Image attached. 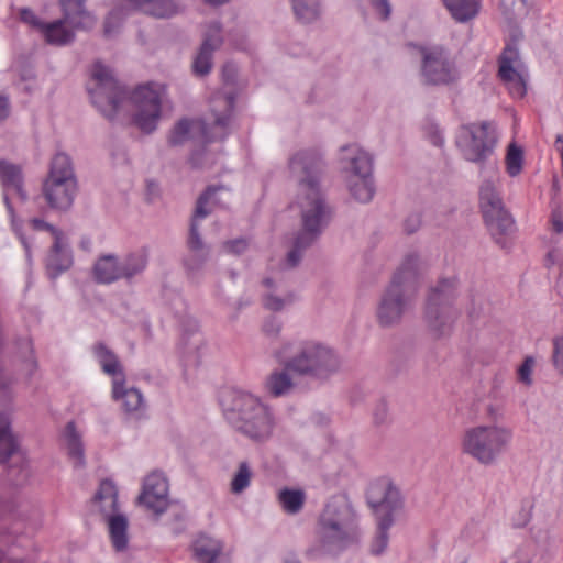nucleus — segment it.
<instances>
[{"instance_id":"1","label":"nucleus","mask_w":563,"mask_h":563,"mask_svg":"<svg viewBox=\"0 0 563 563\" xmlns=\"http://www.w3.org/2000/svg\"><path fill=\"white\" fill-rule=\"evenodd\" d=\"M288 167L297 183V205L300 209V228L285 260V266L294 268L301 262L303 252L321 238L332 220L333 211L321 190L325 162L318 150L297 151L288 158Z\"/></svg>"},{"instance_id":"2","label":"nucleus","mask_w":563,"mask_h":563,"mask_svg":"<svg viewBox=\"0 0 563 563\" xmlns=\"http://www.w3.org/2000/svg\"><path fill=\"white\" fill-rule=\"evenodd\" d=\"M220 404L231 427L255 443L267 442L276 426L273 409L253 394L228 389L221 394Z\"/></svg>"},{"instance_id":"3","label":"nucleus","mask_w":563,"mask_h":563,"mask_svg":"<svg viewBox=\"0 0 563 563\" xmlns=\"http://www.w3.org/2000/svg\"><path fill=\"white\" fill-rule=\"evenodd\" d=\"M275 358L292 374L323 383L336 374L341 357L330 346L314 340L285 342L274 352Z\"/></svg>"},{"instance_id":"4","label":"nucleus","mask_w":563,"mask_h":563,"mask_svg":"<svg viewBox=\"0 0 563 563\" xmlns=\"http://www.w3.org/2000/svg\"><path fill=\"white\" fill-rule=\"evenodd\" d=\"M420 273L418 253L409 252L394 273L378 303L376 317L380 327L388 328L400 322L418 292Z\"/></svg>"},{"instance_id":"5","label":"nucleus","mask_w":563,"mask_h":563,"mask_svg":"<svg viewBox=\"0 0 563 563\" xmlns=\"http://www.w3.org/2000/svg\"><path fill=\"white\" fill-rule=\"evenodd\" d=\"M319 542L323 551L338 554L358 539L355 510L345 495H334L318 519Z\"/></svg>"},{"instance_id":"6","label":"nucleus","mask_w":563,"mask_h":563,"mask_svg":"<svg viewBox=\"0 0 563 563\" xmlns=\"http://www.w3.org/2000/svg\"><path fill=\"white\" fill-rule=\"evenodd\" d=\"M224 186H209L198 198L196 209L190 222L187 246L189 254L184 258L186 276L191 284H201L205 275V265L209 260V249L205 245L199 232L198 222L208 217L212 207L219 203L217 194L224 190Z\"/></svg>"},{"instance_id":"7","label":"nucleus","mask_w":563,"mask_h":563,"mask_svg":"<svg viewBox=\"0 0 563 563\" xmlns=\"http://www.w3.org/2000/svg\"><path fill=\"white\" fill-rule=\"evenodd\" d=\"M511 428L501 424H479L467 429L462 439V451L479 464L490 466L510 448Z\"/></svg>"},{"instance_id":"8","label":"nucleus","mask_w":563,"mask_h":563,"mask_svg":"<svg viewBox=\"0 0 563 563\" xmlns=\"http://www.w3.org/2000/svg\"><path fill=\"white\" fill-rule=\"evenodd\" d=\"M487 178H484L479 187V207L486 227L493 239L501 246L506 244V236L515 227L514 219L505 209L500 194L496 189L495 181L498 180L497 164H489Z\"/></svg>"},{"instance_id":"9","label":"nucleus","mask_w":563,"mask_h":563,"mask_svg":"<svg viewBox=\"0 0 563 563\" xmlns=\"http://www.w3.org/2000/svg\"><path fill=\"white\" fill-rule=\"evenodd\" d=\"M42 192L52 209L66 211L73 206L77 194V178L73 161L65 152H57L52 158Z\"/></svg>"},{"instance_id":"10","label":"nucleus","mask_w":563,"mask_h":563,"mask_svg":"<svg viewBox=\"0 0 563 563\" xmlns=\"http://www.w3.org/2000/svg\"><path fill=\"white\" fill-rule=\"evenodd\" d=\"M456 284L455 277L442 278L430 289L424 318L430 331L437 338L449 335L457 318L459 312L453 307Z\"/></svg>"},{"instance_id":"11","label":"nucleus","mask_w":563,"mask_h":563,"mask_svg":"<svg viewBox=\"0 0 563 563\" xmlns=\"http://www.w3.org/2000/svg\"><path fill=\"white\" fill-rule=\"evenodd\" d=\"M497 143L495 125L490 121L473 122L462 125L456 136V145L464 159L478 164L481 174L487 170L489 157Z\"/></svg>"},{"instance_id":"12","label":"nucleus","mask_w":563,"mask_h":563,"mask_svg":"<svg viewBox=\"0 0 563 563\" xmlns=\"http://www.w3.org/2000/svg\"><path fill=\"white\" fill-rule=\"evenodd\" d=\"M341 159L350 173L347 187L351 196L361 203L369 202L375 195L373 158L356 144L341 147Z\"/></svg>"},{"instance_id":"13","label":"nucleus","mask_w":563,"mask_h":563,"mask_svg":"<svg viewBox=\"0 0 563 563\" xmlns=\"http://www.w3.org/2000/svg\"><path fill=\"white\" fill-rule=\"evenodd\" d=\"M419 76L426 86L444 87L460 79V71L448 48L441 45L419 46Z\"/></svg>"},{"instance_id":"14","label":"nucleus","mask_w":563,"mask_h":563,"mask_svg":"<svg viewBox=\"0 0 563 563\" xmlns=\"http://www.w3.org/2000/svg\"><path fill=\"white\" fill-rule=\"evenodd\" d=\"M91 78L95 81V88H88L91 102L103 117L113 120L126 96L125 89L113 77L111 69L100 62L95 63Z\"/></svg>"},{"instance_id":"15","label":"nucleus","mask_w":563,"mask_h":563,"mask_svg":"<svg viewBox=\"0 0 563 563\" xmlns=\"http://www.w3.org/2000/svg\"><path fill=\"white\" fill-rule=\"evenodd\" d=\"M0 184L3 189V201L11 216L12 230L20 240L27 263L32 264V244L22 231L21 222L15 220L13 206L10 201L9 192H14L22 201H26L27 194L24 190V177L22 167L18 164L10 163L7 159H0Z\"/></svg>"},{"instance_id":"16","label":"nucleus","mask_w":563,"mask_h":563,"mask_svg":"<svg viewBox=\"0 0 563 563\" xmlns=\"http://www.w3.org/2000/svg\"><path fill=\"white\" fill-rule=\"evenodd\" d=\"M137 108L133 118L135 125L145 133H152L161 118L162 98L156 86L148 84L137 87L132 93Z\"/></svg>"},{"instance_id":"17","label":"nucleus","mask_w":563,"mask_h":563,"mask_svg":"<svg viewBox=\"0 0 563 563\" xmlns=\"http://www.w3.org/2000/svg\"><path fill=\"white\" fill-rule=\"evenodd\" d=\"M367 501L376 520L388 517L394 522L395 516L404 508V497L399 488L388 481L374 484L367 493Z\"/></svg>"},{"instance_id":"18","label":"nucleus","mask_w":563,"mask_h":563,"mask_svg":"<svg viewBox=\"0 0 563 563\" xmlns=\"http://www.w3.org/2000/svg\"><path fill=\"white\" fill-rule=\"evenodd\" d=\"M214 102L219 103L222 109L212 108L213 122L211 124L200 122L202 136L207 143L223 141L231 133L230 126L235 107V96L232 92L217 96Z\"/></svg>"},{"instance_id":"19","label":"nucleus","mask_w":563,"mask_h":563,"mask_svg":"<svg viewBox=\"0 0 563 563\" xmlns=\"http://www.w3.org/2000/svg\"><path fill=\"white\" fill-rule=\"evenodd\" d=\"M139 503L155 515H162L166 511L168 507V481L162 472L154 471L144 478Z\"/></svg>"},{"instance_id":"20","label":"nucleus","mask_w":563,"mask_h":563,"mask_svg":"<svg viewBox=\"0 0 563 563\" xmlns=\"http://www.w3.org/2000/svg\"><path fill=\"white\" fill-rule=\"evenodd\" d=\"M519 63L520 56L517 45L507 44L498 59V76L515 98H522L527 92L525 80L517 69Z\"/></svg>"},{"instance_id":"21","label":"nucleus","mask_w":563,"mask_h":563,"mask_svg":"<svg viewBox=\"0 0 563 563\" xmlns=\"http://www.w3.org/2000/svg\"><path fill=\"white\" fill-rule=\"evenodd\" d=\"M221 33L222 26L220 22L214 21L208 24L199 52L192 62V71L195 75L203 77L211 71L213 52L223 43Z\"/></svg>"},{"instance_id":"22","label":"nucleus","mask_w":563,"mask_h":563,"mask_svg":"<svg viewBox=\"0 0 563 563\" xmlns=\"http://www.w3.org/2000/svg\"><path fill=\"white\" fill-rule=\"evenodd\" d=\"M73 251L65 234H63L54 240L45 256L44 264L47 277L51 280L57 279L73 266Z\"/></svg>"},{"instance_id":"23","label":"nucleus","mask_w":563,"mask_h":563,"mask_svg":"<svg viewBox=\"0 0 563 563\" xmlns=\"http://www.w3.org/2000/svg\"><path fill=\"white\" fill-rule=\"evenodd\" d=\"M112 397L114 400L121 401L122 409L128 413H141L145 409L142 393L135 387L128 388L124 377L112 380Z\"/></svg>"},{"instance_id":"24","label":"nucleus","mask_w":563,"mask_h":563,"mask_svg":"<svg viewBox=\"0 0 563 563\" xmlns=\"http://www.w3.org/2000/svg\"><path fill=\"white\" fill-rule=\"evenodd\" d=\"M82 27H74L68 23V20L63 15L62 19L46 23L43 25V36L48 44L64 46L75 40L76 30Z\"/></svg>"},{"instance_id":"25","label":"nucleus","mask_w":563,"mask_h":563,"mask_svg":"<svg viewBox=\"0 0 563 563\" xmlns=\"http://www.w3.org/2000/svg\"><path fill=\"white\" fill-rule=\"evenodd\" d=\"M133 10L156 18H169L179 11V4L175 0H126Z\"/></svg>"},{"instance_id":"26","label":"nucleus","mask_w":563,"mask_h":563,"mask_svg":"<svg viewBox=\"0 0 563 563\" xmlns=\"http://www.w3.org/2000/svg\"><path fill=\"white\" fill-rule=\"evenodd\" d=\"M93 278L99 284L109 285L121 278L120 258L112 254L100 256L93 265Z\"/></svg>"},{"instance_id":"27","label":"nucleus","mask_w":563,"mask_h":563,"mask_svg":"<svg viewBox=\"0 0 563 563\" xmlns=\"http://www.w3.org/2000/svg\"><path fill=\"white\" fill-rule=\"evenodd\" d=\"M85 3L86 0H59L63 15L74 27H90L95 22Z\"/></svg>"},{"instance_id":"28","label":"nucleus","mask_w":563,"mask_h":563,"mask_svg":"<svg viewBox=\"0 0 563 563\" xmlns=\"http://www.w3.org/2000/svg\"><path fill=\"white\" fill-rule=\"evenodd\" d=\"M194 556L199 563H217L223 545L218 539L200 534L192 544Z\"/></svg>"},{"instance_id":"29","label":"nucleus","mask_w":563,"mask_h":563,"mask_svg":"<svg viewBox=\"0 0 563 563\" xmlns=\"http://www.w3.org/2000/svg\"><path fill=\"white\" fill-rule=\"evenodd\" d=\"M148 253L145 249L126 254L120 258L121 278L128 282L132 280L135 276L141 275L147 267Z\"/></svg>"},{"instance_id":"30","label":"nucleus","mask_w":563,"mask_h":563,"mask_svg":"<svg viewBox=\"0 0 563 563\" xmlns=\"http://www.w3.org/2000/svg\"><path fill=\"white\" fill-rule=\"evenodd\" d=\"M93 355L106 374L113 379L124 377L118 356L104 343L99 342L93 346Z\"/></svg>"},{"instance_id":"31","label":"nucleus","mask_w":563,"mask_h":563,"mask_svg":"<svg viewBox=\"0 0 563 563\" xmlns=\"http://www.w3.org/2000/svg\"><path fill=\"white\" fill-rule=\"evenodd\" d=\"M451 16L459 23L474 19L481 9L479 0H443Z\"/></svg>"},{"instance_id":"32","label":"nucleus","mask_w":563,"mask_h":563,"mask_svg":"<svg viewBox=\"0 0 563 563\" xmlns=\"http://www.w3.org/2000/svg\"><path fill=\"white\" fill-rule=\"evenodd\" d=\"M282 509L288 515L299 514L306 503V493L301 488L284 487L277 494Z\"/></svg>"},{"instance_id":"33","label":"nucleus","mask_w":563,"mask_h":563,"mask_svg":"<svg viewBox=\"0 0 563 563\" xmlns=\"http://www.w3.org/2000/svg\"><path fill=\"white\" fill-rule=\"evenodd\" d=\"M109 533L115 551L122 552L128 548V519L123 515H113L108 520Z\"/></svg>"},{"instance_id":"34","label":"nucleus","mask_w":563,"mask_h":563,"mask_svg":"<svg viewBox=\"0 0 563 563\" xmlns=\"http://www.w3.org/2000/svg\"><path fill=\"white\" fill-rule=\"evenodd\" d=\"M64 438L68 450V455L75 461L76 466H84L85 454L81 437L76 429L74 421H69L64 431Z\"/></svg>"},{"instance_id":"35","label":"nucleus","mask_w":563,"mask_h":563,"mask_svg":"<svg viewBox=\"0 0 563 563\" xmlns=\"http://www.w3.org/2000/svg\"><path fill=\"white\" fill-rule=\"evenodd\" d=\"M254 471L249 461L238 463L236 470L232 474L230 482V492L233 495H241L252 484Z\"/></svg>"},{"instance_id":"36","label":"nucleus","mask_w":563,"mask_h":563,"mask_svg":"<svg viewBox=\"0 0 563 563\" xmlns=\"http://www.w3.org/2000/svg\"><path fill=\"white\" fill-rule=\"evenodd\" d=\"M289 371L285 367L283 371L273 372L266 380V389L274 397L287 395L294 388V382Z\"/></svg>"},{"instance_id":"37","label":"nucleus","mask_w":563,"mask_h":563,"mask_svg":"<svg viewBox=\"0 0 563 563\" xmlns=\"http://www.w3.org/2000/svg\"><path fill=\"white\" fill-rule=\"evenodd\" d=\"M10 419L5 413L0 415V462H7L16 450V443L10 429Z\"/></svg>"},{"instance_id":"38","label":"nucleus","mask_w":563,"mask_h":563,"mask_svg":"<svg viewBox=\"0 0 563 563\" xmlns=\"http://www.w3.org/2000/svg\"><path fill=\"white\" fill-rule=\"evenodd\" d=\"M292 10L298 21L311 23L320 15L318 0H291Z\"/></svg>"},{"instance_id":"39","label":"nucleus","mask_w":563,"mask_h":563,"mask_svg":"<svg viewBox=\"0 0 563 563\" xmlns=\"http://www.w3.org/2000/svg\"><path fill=\"white\" fill-rule=\"evenodd\" d=\"M377 521V533L371 545V553L374 555H380L384 553L389 541V529L394 525L393 520L388 517H384Z\"/></svg>"},{"instance_id":"40","label":"nucleus","mask_w":563,"mask_h":563,"mask_svg":"<svg viewBox=\"0 0 563 563\" xmlns=\"http://www.w3.org/2000/svg\"><path fill=\"white\" fill-rule=\"evenodd\" d=\"M523 153L516 144H510L506 155V168L509 176L515 177L522 169Z\"/></svg>"},{"instance_id":"41","label":"nucleus","mask_w":563,"mask_h":563,"mask_svg":"<svg viewBox=\"0 0 563 563\" xmlns=\"http://www.w3.org/2000/svg\"><path fill=\"white\" fill-rule=\"evenodd\" d=\"M124 8H115L104 20L103 34L106 37H112L118 34L122 24L123 18L125 16Z\"/></svg>"},{"instance_id":"42","label":"nucleus","mask_w":563,"mask_h":563,"mask_svg":"<svg viewBox=\"0 0 563 563\" xmlns=\"http://www.w3.org/2000/svg\"><path fill=\"white\" fill-rule=\"evenodd\" d=\"M95 498L99 501H109L111 508H117L118 504V490L114 483L110 479H104L100 483L99 488L95 495Z\"/></svg>"},{"instance_id":"43","label":"nucleus","mask_w":563,"mask_h":563,"mask_svg":"<svg viewBox=\"0 0 563 563\" xmlns=\"http://www.w3.org/2000/svg\"><path fill=\"white\" fill-rule=\"evenodd\" d=\"M191 121L188 119L179 120L173 128L168 142L170 145H181L189 136Z\"/></svg>"},{"instance_id":"44","label":"nucleus","mask_w":563,"mask_h":563,"mask_svg":"<svg viewBox=\"0 0 563 563\" xmlns=\"http://www.w3.org/2000/svg\"><path fill=\"white\" fill-rule=\"evenodd\" d=\"M295 299V295L291 292L287 294L284 298L274 294H266L263 296V306L272 311H280L286 305L292 303Z\"/></svg>"},{"instance_id":"45","label":"nucleus","mask_w":563,"mask_h":563,"mask_svg":"<svg viewBox=\"0 0 563 563\" xmlns=\"http://www.w3.org/2000/svg\"><path fill=\"white\" fill-rule=\"evenodd\" d=\"M19 351L24 355V362L29 367L30 372L36 368V360L34 357V349L32 341L29 338L22 339L19 342Z\"/></svg>"},{"instance_id":"46","label":"nucleus","mask_w":563,"mask_h":563,"mask_svg":"<svg viewBox=\"0 0 563 563\" xmlns=\"http://www.w3.org/2000/svg\"><path fill=\"white\" fill-rule=\"evenodd\" d=\"M552 343H553V352H552L553 366L563 376V335L554 338Z\"/></svg>"},{"instance_id":"47","label":"nucleus","mask_w":563,"mask_h":563,"mask_svg":"<svg viewBox=\"0 0 563 563\" xmlns=\"http://www.w3.org/2000/svg\"><path fill=\"white\" fill-rule=\"evenodd\" d=\"M30 225L35 231H48L53 239L59 238L64 234L62 230L52 225L51 223L40 219V218H33L30 220Z\"/></svg>"},{"instance_id":"48","label":"nucleus","mask_w":563,"mask_h":563,"mask_svg":"<svg viewBox=\"0 0 563 563\" xmlns=\"http://www.w3.org/2000/svg\"><path fill=\"white\" fill-rule=\"evenodd\" d=\"M372 8L384 21L388 20L391 14V4L389 0H369Z\"/></svg>"},{"instance_id":"49","label":"nucleus","mask_w":563,"mask_h":563,"mask_svg":"<svg viewBox=\"0 0 563 563\" xmlns=\"http://www.w3.org/2000/svg\"><path fill=\"white\" fill-rule=\"evenodd\" d=\"M20 18L24 23H27L41 31L43 33V25H46L45 22H42L38 16L33 12V10L29 8H23L20 11Z\"/></svg>"},{"instance_id":"50","label":"nucleus","mask_w":563,"mask_h":563,"mask_svg":"<svg viewBox=\"0 0 563 563\" xmlns=\"http://www.w3.org/2000/svg\"><path fill=\"white\" fill-rule=\"evenodd\" d=\"M533 364V358L531 356H528L525 358L523 363L520 365L518 369L519 379L526 385H530L532 383L531 373Z\"/></svg>"},{"instance_id":"51","label":"nucleus","mask_w":563,"mask_h":563,"mask_svg":"<svg viewBox=\"0 0 563 563\" xmlns=\"http://www.w3.org/2000/svg\"><path fill=\"white\" fill-rule=\"evenodd\" d=\"M262 330L267 336L275 338L282 331V322L276 317H269L264 321Z\"/></svg>"},{"instance_id":"52","label":"nucleus","mask_w":563,"mask_h":563,"mask_svg":"<svg viewBox=\"0 0 563 563\" xmlns=\"http://www.w3.org/2000/svg\"><path fill=\"white\" fill-rule=\"evenodd\" d=\"M247 241L245 239H235L223 243V247L228 253L234 255L242 254L247 249Z\"/></svg>"},{"instance_id":"53","label":"nucleus","mask_w":563,"mask_h":563,"mask_svg":"<svg viewBox=\"0 0 563 563\" xmlns=\"http://www.w3.org/2000/svg\"><path fill=\"white\" fill-rule=\"evenodd\" d=\"M421 224V217L419 213L409 214L404 221V230L407 234L417 232Z\"/></svg>"},{"instance_id":"54","label":"nucleus","mask_w":563,"mask_h":563,"mask_svg":"<svg viewBox=\"0 0 563 563\" xmlns=\"http://www.w3.org/2000/svg\"><path fill=\"white\" fill-rule=\"evenodd\" d=\"M388 408L385 401H380L374 410V421L376 424H383L387 421Z\"/></svg>"},{"instance_id":"55","label":"nucleus","mask_w":563,"mask_h":563,"mask_svg":"<svg viewBox=\"0 0 563 563\" xmlns=\"http://www.w3.org/2000/svg\"><path fill=\"white\" fill-rule=\"evenodd\" d=\"M222 78L225 84H233L236 78V67L232 63H227L222 67Z\"/></svg>"},{"instance_id":"56","label":"nucleus","mask_w":563,"mask_h":563,"mask_svg":"<svg viewBox=\"0 0 563 563\" xmlns=\"http://www.w3.org/2000/svg\"><path fill=\"white\" fill-rule=\"evenodd\" d=\"M10 113V104L7 96L0 95V120L8 118Z\"/></svg>"},{"instance_id":"57","label":"nucleus","mask_w":563,"mask_h":563,"mask_svg":"<svg viewBox=\"0 0 563 563\" xmlns=\"http://www.w3.org/2000/svg\"><path fill=\"white\" fill-rule=\"evenodd\" d=\"M551 223H552V230L555 233L561 234L563 232V220L561 219V217L559 214H556V213L552 214Z\"/></svg>"},{"instance_id":"58","label":"nucleus","mask_w":563,"mask_h":563,"mask_svg":"<svg viewBox=\"0 0 563 563\" xmlns=\"http://www.w3.org/2000/svg\"><path fill=\"white\" fill-rule=\"evenodd\" d=\"M431 142L433 145L441 147L444 144V137L439 131H437L431 135Z\"/></svg>"},{"instance_id":"59","label":"nucleus","mask_w":563,"mask_h":563,"mask_svg":"<svg viewBox=\"0 0 563 563\" xmlns=\"http://www.w3.org/2000/svg\"><path fill=\"white\" fill-rule=\"evenodd\" d=\"M555 147L560 152L562 158V170H563V134H559L555 139Z\"/></svg>"},{"instance_id":"60","label":"nucleus","mask_w":563,"mask_h":563,"mask_svg":"<svg viewBox=\"0 0 563 563\" xmlns=\"http://www.w3.org/2000/svg\"><path fill=\"white\" fill-rule=\"evenodd\" d=\"M231 41L235 48L241 49V51L246 49V41L243 35H241L240 41H234V40H231Z\"/></svg>"},{"instance_id":"61","label":"nucleus","mask_w":563,"mask_h":563,"mask_svg":"<svg viewBox=\"0 0 563 563\" xmlns=\"http://www.w3.org/2000/svg\"><path fill=\"white\" fill-rule=\"evenodd\" d=\"M283 563H301V561L295 554L289 553L284 558Z\"/></svg>"},{"instance_id":"62","label":"nucleus","mask_w":563,"mask_h":563,"mask_svg":"<svg viewBox=\"0 0 563 563\" xmlns=\"http://www.w3.org/2000/svg\"><path fill=\"white\" fill-rule=\"evenodd\" d=\"M198 330V325L196 321H189V329L186 330V332H190L191 334H195Z\"/></svg>"},{"instance_id":"63","label":"nucleus","mask_w":563,"mask_h":563,"mask_svg":"<svg viewBox=\"0 0 563 563\" xmlns=\"http://www.w3.org/2000/svg\"><path fill=\"white\" fill-rule=\"evenodd\" d=\"M230 0H205V2L211 4V5H220L225 2H229Z\"/></svg>"},{"instance_id":"64","label":"nucleus","mask_w":563,"mask_h":563,"mask_svg":"<svg viewBox=\"0 0 563 563\" xmlns=\"http://www.w3.org/2000/svg\"><path fill=\"white\" fill-rule=\"evenodd\" d=\"M263 285H264L266 288L271 289V288H273V286H274V280H273L272 278H265V279L263 280Z\"/></svg>"}]
</instances>
